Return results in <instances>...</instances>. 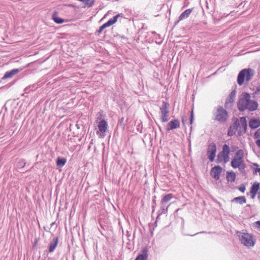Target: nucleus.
<instances>
[{"instance_id":"obj_33","label":"nucleus","mask_w":260,"mask_h":260,"mask_svg":"<svg viewBox=\"0 0 260 260\" xmlns=\"http://www.w3.org/2000/svg\"><path fill=\"white\" fill-rule=\"evenodd\" d=\"M193 111H191V114H190V124H191L193 121Z\"/></svg>"},{"instance_id":"obj_24","label":"nucleus","mask_w":260,"mask_h":260,"mask_svg":"<svg viewBox=\"0 0 260 260\" xmlns=\"http://www.w3.org/2000/svg\"><path fill=\"white\" fill-rule=\"evenodd\" d=\"M67 162V159L65 158L58 157L56 159V165L57 166L62 167Z\"/></svg>"},{"instance_id":"obj_22","label":"nucleus","mask_w":260,"mask_h":260,"mask_svg":"<svg viewBox=\"0 0 260 260\" xmlns=\"http://www.w3.org/2000/svg\"><path fill=\"white\" fill-rule=\"evenodd\" d=\"M52 19L57 24H61L64 22V20L59 17L57 12H54L52 15Z\"/></svg>"},{"instance_id":"obj_16","label":"nucleus","mask_w":260,"mask_h":260,"mask_svg":"<svg viewBox=\"0 0 260 260\" xmlns=\"http://www.w3.org/2000/svg\"><path fill=\"white\" fill-rule=\"evenodd\" d=\"M238 125L239 123L237 121V122H235L233 125H231L230 127L228 132V135L229 136H232L235 134L236 131L238 129Z\"/></svg>"},{"instance_id":"obj_6","label":"nucleus","mask_w":260,"mask_h":260,"mask_svg":"<svg viewBox=\"0 0 260 260\" xmlns=\"http://www.w3.org/2000/svg\"><path fill=\"white\" fill-rule=\"evenodd\" d=\"M108 124L106 120L103 119L98 122V130L96 132L97 135L100 138H104L108 129Z\"/></svg>"},{"instance_id":"obj_2","label":"nucleus","mask_w":260,"mask_h":260,"mask_svg":"<svg viewBox=\"0 0 260 260\" xmlns=\"http://www.w3.org/2000/svg\"><path fill=\"white\" fill-rule=\"evenodd\" d=\"M254 71L251 69H244L242 70L238 74L237 82L239 85H242L245 79L248 82L253 77Z\"/></svg>"},{"instance_id":"obj_12","label":"nucleus","mask_w":260,"mask_h":260,"mask_svg":"<svg viewBox=\"0 0 260 260\" xmlns=\"http://www.w3.org/2000/svg\"><path fill=\"white\" fill-rule=\"evenodd\" d=\"M259 189V183L257 182H254L251 187L250 190L249 192L250 197L252 199H254L255 198V196Z\"/></svg>"},{"instance_id":"obj_31","label":"nucleus","mask_w":260,"mask_h":260,"mask_svg":"<svg viewBox=\"0 0 260 260\" xmlns=\"http://www.w3.org/2000/svg\"><path fill=\"white\" fill-rule=\"evenodd\" d=\"M253 165L254 167V170H255V173L260 172V168H258V164H253Z\"/></svg>"},{"instance_id":"obj_21","label":"nucleus","mask_w":260,"mask_h":260,"mask_svg":"<svg viewBox=\"0 0 260 260\" xmlns=\"http://www.w3.org/2000/svg\"><path fill=\"white\" fill-rule=\"evenodd\" d=\"M19 72V70L18 69H13L10 72H7L6 73V74H5L3 78L4 79L11 78L14 75L17 74Z\"/></svg>"},{"instance_id":"obj_26","label":"nucleus","mask_w":260,"mask_h":260,"mask_svg":"<svg viewBox=\"0 0 260 260\" xmlns=\"http://www.w3.org/2000/svg\"><path fill=\"white\" fill-rule=\"evenodd\" d=\"M236 96V92L235 91H233L229 96L228 100L230 102H233Z\"/></svg>"},{"instance_id":"obj_19","label":"nucleus","mask_w":260,"mask_h":260,"mask_svg":"<svg viewBox=\"0 0 260 260\" xmlns=\"http://www.w3.org/2000/svg\"><path fill=\"white\" fill-rule=\"evenodd\" d=\"M192 11V9H188L182 13L179 17V21H181L189 17V15Z\"/></svg>"},{"instance_id":"obj_5","label":"nucleus","mask_w":260,"mask_h":260,"mask_svg":"<svg viewBox=\"0 0 260 260\" xmlns=\"http://www.w3.org/2000/svg\"><path fill=\"white\" fill-rule=\"evenodd\" d=\"M250 101V95L249 93H243L241 98L239 101L238 104V107L240 111H243L246 109V107H247V105L248 103Z\"/></svg>"},{"instance_id":"obj_4","label":"nucleus","mask_w":260,"mask_h":260,"mask_svg":"<svg viewBox=\"0 0 260 260\" xmlns=\"http://www.w3.org/2000/svg\"><path fill=\"white\" fill-rule=\"evenodd\" d=\"M244 157V150L243 149L237 150L231 160V166L234 169L240 168L243 164Z\"/></svg>"},{"instance_id":"obj_1","label":"nucleus","mask_w":260,"mask_h":260,"mask_svg":"<svg viewBox=\"0 0 260 260\" xmlns=\"http://www.w3.org/2000/svg\"><path fill=\"white\" fill-rule=\"evenodd\" d=\"M239 240L241 243L247 248L253 247L256 243L255 236L250 233L245 232L239 233Z\"/></svg>"},{"instance_id":"obj_20","label":"nucleus","mask_w":260,"mask_h":260,"mask_svg":"<svg viewBox=\"0 0 260 260\" xmlns=\"http://www.w3.org/2000/svg\"><path fill=\"white\" fill-rule=\"evenodd\" d=\"M249 125L251 128H256L260 126V120L252 119L250 120Z\"/></svg>"},{"instance_id":"obj_27","label":"nucleus","mask_w":260,"mask_h":260,"mask_svg":"<svg viewBox=\"0 0 260 260\" xmlns=\"http://www.w3.org/2000/svg\"><path fill=\"white\" fill-rule=\"evenodd\" d=\"M147 255L146 254H139L135 259V260H146Z\"/></svg>"},{"instance_id":"obj_35","label":"nucleus","mask_w":260,"mask_h":260,"mask_svg":"<svg viewBox=\"0 0 260 260\" xmlns=\"http://www.w3.org/2000/svg\"><path fill=\"white\" fill-rule=\"evenodd\" d=\"M182 122L183 124L184 125H185V123H186V121H185V119H184V117H182Z\"/></svg>"},{"instance_id":"obj_9","label":"nucleus","mask_w":260,"mask_h":260,"mask_svg":"<svg viewBox=\"0 0 260 260\" xmlns=\"http://www.w3.org/2000/svg\"><path fill=\"white\" fill-rule=\"evenodd\" d=\"M120 16V14H117L116 16H114L112 18L109 19L108 22L103 24L99 28V29L97 31L99 35L101 34L103 30L107 28L108 27L114 24H115L117 21V19Z\"/></svg>"},{"instance_id":"obj_29","label":"nucleus","mask_w":260,"mask_h":260,"mask_svg":"<svg viewBox=\"0 0 260 260\" xmlns=\"http://www.w3.org/2000/svg\"><path fill=\"white\" fill-rule=\"evenodd\" d=\"M253 224L255 228L260 231V221L255 222Z\"/></svg>"},{"instance_id":"obj_32","label":"nucleus","mask_w":260,"mask_h":260,"mask_svg":"<svg viewBox=\"0 0 260 260\" xmlns=\"http://www.w3.org/2000/svg\"><path fill=\"white\" fill-rule=\"evenodd\" d=\"M231 149L232 152L236 151L238 150V147L237 145H232Z\"/></svg>"},{"instance_id":"obj_34","label":"nucleus","mask_w":260,"mask_h":260,"mask_svg":"<svg viewBox=\"0 0 260 260\" xmlns=\"http://www.w3.org/2000/svg\"><path fill=\"white\" fill-rule=\"evenodd\" d=\"M255 144L258 148H260V139H257L255 141Z\"/></svg>"},{"instance_id":"obj_28","label":"nucleus","mask_w":260,"mask_h":260,"mask_svg":"<svg viewBox=\"0 0 260 260\" xmlns=\"http://www.w3.org/2000/svg\"><path fill=\"white\" fill-rule=\"evenodd\" d=\"M246 189V186L244 184H241L239 187L238 190L242 192H244Z\"/></svg>"},{"instance_id":"obj_23","label":"nucleus","mask_w":260,"mask_h":260,"mask_svg":"<svg viewBox=\"0 0 260 260\" xmlns=\"http://www.w3.org/2000/svg\"><path fill=\"white\" fill-rule=\"evenodd\" d=\"M232 202H236L239 203L240 204H243L246 203V199L244 196H240L235 198Z\"/></svg>"},{"instance_id":"obj_13","label":"nucleus","mask_w":260,"mask_h":260,"mask_svg":"<svg viewBox=\"0 0 260 260\" xmlns=\"http://www.w3.org/2000/svg\"><path fill=\"white\" fill-rule=\"evenodd\" d=\"M240 128H242V130H240L238 132L239 135H242V134L245 133L247 128V121L246 118L245 117H242L240 119Z\"/></svg>"},{"instance_id":"obj_11","label":"nucleus","mask_w":260,"mask_h":260,"mask_svg":"<svg viewBox=\"0 0 260 260\" xmlns=\"http://www.w3.org/2000/svg\"><path fill=\"white\" fill-rule=\"evenodd\" d=\"M216 146L215 144L209 145L207 150V154L209 160L212 162L214 161L216 152Z\"/></svg>"},{"instance_id":"obj_15","label":"nucleus","mask_w":260,"mask_h":260,"mask_svg":"<svg viewBox=\"0 0 260 260\" xmlns=\"http://www.w3.org/2000/svg\"><path fill=\"white\" fill-rule=\"evenodd\" d=\"M236 175L233 171H228L226 174V179L228 182H234L235 181Z\"/></svg>"},{"instance_id":"obj_14","label":"nucleus","mask_w":260,"mask_h":260,"mask_svg":"<svg viewBox=\"0 0 260 260\" xmlns=\"http://www.w3.org/2000/svg\"><path fill=\"white\" fill-rule=\"evenodd\" d=\"M168 131L178 128L180 126V122L177 119L171 120L168 123Z\"/></svg>"},{"instance_id":"obj_25","label":"nucleus","mask_w":260,"mask_h":260,"mask_svg":"<svg viewBox=\"0 0 260 260\" xmlns=\"http://www.w3.org/2000/svg\"><path fill=\"white\" fill-rule=\"evenodd\" d=\"M173 198V195L172 193H169L164 197L161 200V203H166L170 201Z\"/></svg>"},{"instance_id":"obj_30","label":"nucleus","mask_w":260,"mask_h":260,"mask_svg":"<svg viewBox=\"0 0 260 260\" xmlns=\"http://www.w3.org/2000/svg\"><path fill=\"white\" fill-rule=\"evenodd\" d=\"M254 138H256V139L260 138V130L259 129L257 130L254 133Z\"/></svg>"},{"instance_id":"obj_8","label":"nucleus","mask_w":260,"mask_h":260,"mask_svg":"<svg viewBox=\"0 0 260 260\" xmlns=\"http://www.w3.org/2000/svg\"><path fill=\"white\" fill-rule=\"evenodd\" d=\"M228 117L226 111L222 107H218L215 114L216 120L221 122H224L227 120Z\"/></svg>"},{"instance_id":"obj_18","label":"nucleus","mask_w":260,"mask_h":260,"mask_svg":"<svg viewBox=\"0 0 260 260\" xmlns=\"http://www.w3.org/2000/svg\"><path fill=\"white\" fill-rule=\"evenodd\" d=\"M58 243V239L57 237L54 238L51 242H50L49 247L50 252H52L57 247Z\"/></svg>"},{"instance_id":"obj_17","label":"nucleus","mask_w":260,"mask_h":260,"mask_svg":"<svg viewBox=\"0 0 260 260\" xmlns=\"http://www.w3.org/2000/svg\"><path fill=\"white\" fill-rule=\"evenodd\" d=\"M247 107L246 109L250 111H253L257 109L258 104L256 102L250 100Z\"/></svg>"},{"instance_id":"obj_10","label":"nucleus","mask_w":260,"mask_h":260,"mask_svg":"<svg viewBox=\"0 0 260 260\" xmlns=\"http://www.w3.org/2000/svg\"><path fill=\"white\" fill-rule=\"evenodd\" d=\"M222 171V169L220 166H215L211 169L210 175L215 180H218Z\"/></svg>"},{"instance_id":"obj_3","label":"nucleus","mask_w":260,"mask_h":260,"mask_svg":"<svg viewBox=\"0 0 260 260\" xmlns=\"http://www.w3.org/2000/svg\"><path fill=\"white\" fill-rule=\"evenodd\" d=\"M230 147L227 144L223 145L222 150L217 155L216 162L225 164L230 160Z\"/></svg>"},{"instance_id":"obj_7","label":"nucleus","mask_w":260,"mask_h":260,"mask_svg":"<svg viewBox=\"0 0 260 260\" xmlns=\"http://www.w3.org/2000/svg\"><path fill=\"white\" fill-rule=\"evenodd\" d=\"M169 104L165 102H163L162 106L160 108L161 120L163 122H167L169 120Z\"/></svg>"}]
</instances>
